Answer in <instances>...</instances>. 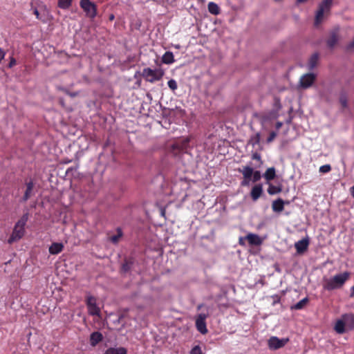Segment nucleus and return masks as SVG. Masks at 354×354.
<instances>
[{"instance_id": "f257e3e1", "label": "nucleus", "mask_w": 354, "mask_h": 354, "mask_svg": "<svg viewBox=\"0 0 354 354\" xmlns=\"http://www.w3.org/2000/svg\"><path fill=\"white\" fill-rule=\"evenodd\" d=\"M349 277L350 273L348 272L336 274L332 278L325 279L323 283V288L328 291L340 288Z\"/></svg>"}, {"instance_id": "f03ea898", "label": "nucleus", "mask_w": 354, "mask_h": 354, "mask_svg": "<svg viewBox=\"0 0 354 354\" xmlns=\"http://www.w3.org/2000/svg\"><path fill=\"white\" fill-rule=\"evenodd\" d=\"M333 0H323L319 5L315 19V25L318 26L323 20L324 14L330 12Z\"/></svg>"}, {"instance_id": "7ed1b4c3", "label": "nucleus", "mask_w": 354, "mask_h": 354, "mask_svg": "<svg viewBox=\"0 0 354 354\" xmlns=\"http://www.w3.org/2000/svg\"><path fill=\"white\" fill-rule=\"evenodd\" d=\"M80 6L88 17L93 19L97 16V6L90 0H80Z\"/></svg>"}, {"instance_id": "20e7f679", "label": "nucleus", "mask_w": 354, "mask_h": 354, "mask_svg": "<svg viewBox=\"0 0 354 354\" xmlns=\"http://www.w3.org/2000/svg\"><path fill=\"white\" fill-rule=\"evenodd\" d=\"M164 75L163 71L160 69L153 70L150 68H145L142 71V76L146 81L153 83L162 79Z\"/></svg>"}, {"instance_id": "39448f33", "label": "nucleus", "mask_w": 354, "mask_h": 354, "mask_svg": "<svg viewBox=\"0 0 354 354\" xmlns=\"http://www.w3.org/2000/svg\"><path fill=\"white\" fill-rule=\"evenodd\" d=\"M288 342V338L279 339L276 336H272L268 340V346L270 350L274 351L283 348Z\"/></svg>"}, {"instance_id": "423d86ee", "label": "nucleus", "mask_w": 354, "mask_h": 354, "mask_svg": "<svg viewBox=\"0 0 354 354\" xmlns=\"http://www.w3.org/2000/svg\"><path fill=\"white\" fill-rule=\"evenodd\" d=\"M208 316V313H200L196 316V329L203 335H205L208 332L205 322Z\"/></svg>"}, {"instance_id": "0eeeda50", "label": "nucleus", "mask_w": 354, "mask_h": 354, "mask_svg": "<svg viewBox=\"0 0 354 354\" xmlns=\"http://www.w3.org/2000/svg\"><path fill=\"white\" fill-rule=\"evenodd\" d=\"M278 118V113L275 111L265 113L261 117V123L264 128L272 127L274 121Z\"/></svg>"}, {"instance_id": "6e6552de", "label": "nucleus", "mask_w": 354, "mask_h": 354, "mask_svg": "<svg viewBox=\"0 0 354 354\" xmlns=\"http://www.w3.org/2000/svg\"><path fill=\"white\" fill-rule=\"evenodd\" d=\"M88 313L91 315H99L100 310L97 306L96 298L93 296H88L86 300Z\"/></svg>"}, {"instance_id": "1a4fd4ad", "label": "nucleus", "mask_w": 354, "mask_h": 354, "mask_svg": "<svg viewBox=\"0 0 354 354\" xmlns=\"http://www.w3.org/2000/svg\"><path fill=\"white\" fill-rule=\"evenodd\" d=\"M316 75L313 73H306L302 75L299 80V86L304 89L310 87L315 81Z\"/></svg>"}, {"instance_id": "9d476101", "label": "nucleus", "mask_w": 354, "mask_h": 354, "mask_svg": "<svg viewBox=\"0 0 354 354\" xmlns=\"http://www.w3.org/2000/svg\"><path fill=\"white\" fill-rule=\"evenodd\" d=\"M24 233L25 228L20 227L15 225L12 234L8 240V243L12 244V243L21 239L24 236Z\"/></svg>"}, {"instance_id": "9b49d317", "label": "nucleus", "mask_w": 354, "mask_h": 354, "mask_svg": "<svg viewBox=\"0 0 354 354\" xmlns=\"http://www.w3.org/2000/svg\"><path fill=\"white\" fill-rule=\"evenodd\" d=\"M189 142L188 137L179 139L172 145V149L174 151H183L187 149Z\"/></svg>"}, {"instance_id": "f8f14e48", "label": "nucleus", "mask_w": 354, "mask_h": 354, "mask_svg": "<svg viewBox=\"0 0 354 354\" xmlns=\"http://www.w3.org/2000/svg\"><path fill=\"white\" fill-rule=\"evenodd\" d=\"M339 28H337L332 30L330 33V35L326 41L327 46L330 48H333L339 40Z\"/></svg>"}, {"instance_id": "ddd939ff", "label": "nucleus", "mask_w": 354, "mask_h": 354, "mask_svg": "<svg viewBox=\"0 0 354 354\" xmlns=\"http://www.w3.org/2000/svg\"><path fill=\"white\" fill-rule=\"evenodd\" d=\"M309 245V240L308 238L303 239L295 243V248L298 254L304 253L308 248Z\"/></svg>"}, {"instance_id": "4468645a", "label": "nucleus", "mask_w": 354, "mask_h": 354, "mask_svg": "<svg viewBox=\"0 0 354 354\" xmlns=\"http://www.w3.org/2000/svg\"><path fill=\"white\" fill-rule=\"evenodd\" d=\"M263 194V186L261 184L255 185L250 192V196L254 201L258 200Z\"/></svg>"}, {"instance_id": "2eb2a0df", "label": "nucleus", "mask_w": 354, "mask_h": 354, "mask_svg": "<svg viewBox=\"0 0 354 354\" xmlns=\"http://www.w3.org/2000/svg\"><path fill=\"white\" fill-rule=\"evenodd\" d=\"M285 204H289V201H284L281 198H278L272 202V209L274 212H281L283 210Z\"/></svg>"}, {"instance_id": "dca6fc26", "label": "nucleus", "mask_w": 354, "mask_h": 354, "mask_svg": "<svg viewBox=\"0 0 354 354\" xmlns=\"http://www.w3.org/2000/svg\"><path fill=\"white\" fill-rule=\"evenodd\" d=\"M246 239L250 245L258 246L261 245L262 240L260 236L256 234L249 233L246 236Z\"/></svg>"}, {"instance_id": "f3484780", "label": "nucleus", "mask_w": 354, "mask_h": 354, "mask_svg": "<svg viewBox=\"0 0 354 354\" xmlns=\"http://www.w3.org/2000/svg\"><path fill=\"white\" fill-rule=\"evenodd\" d=\"M26 189L21 198L23 201H27L32 194V190L34 187V183L32 180L26 183Z\"/></svg>"}, {"instance_id": "a211bd4d", "label": "nucleus", "mask_w": 354, "mask_h": 354, "mask_svg": "<svg viewBox=\"0 0 354 354\" xmlns=\"http://www.w3.org/2000/svg\"><path fill=\"white\" fill-rule=\"evenodd\" d=\"M346 322L342 317L341 319H338L336 322L335 325L334 326V329L338 334H343L346 331Z\"/></svg>"}, {"instance_id": "6ab92c4d", "label": "nucleus", "mask_w": 354, "mask_h": 354, "mask_svg": "<svg viewBox=\"0 0 354 354\" xmlns=\"http://www.w3.org/2000/svg\"><path fill=\"white\" fill-rule=\"evenodd\" d=\"M342 318L345 320L348 329L352 330L354 328V313L344 314Z\"/></svg>"}, {"instance_id": "aec40b11", "label": "nucleus", "mask_w": 354, "mask_h": 354, "mask_svg": "<svg viewBox=\"0 0 354 354\" xmlns=\"http://www.w3.org/2000/svg\"><path fill=\"white\" fill-rule=\"evenodd\" d=\"M103 339L102 334L100 332H93L90 336V343L93 346H96Z\"/></svg>"}, {"instance_id": "412c9836", "label": "nucleus", "mask_w": 354, "mask_h": 354, "mask_svg": "<svg viewBox=\"0 0 354 354\" xmlns=\"http://www.w3.org/2000/svg\"><path fill=\"white\" fill-rule=\"evenodd\" d=\"M64 249V245L62 243H53L49 247V252L51 254H58Z\"/></svg>"}, {"instance_id": "4be33fe9", "label": "nucleus", "mask_w": 354, "mask_h": 354, "mask_svg": "<svg viewBox=\"0 0 354 354\" xmlns=\"http://www.w3.org/2000/svg\"><path fill=\"white\" fill-rule=\"evenodd\" d=\"M207 9L209 12L214 15H218L221 12V9L218 4L212 1L208 3Z\"/></svg>"}, {"instance_id": "5701e85b", "label": "nucleus", "mask_w": 354, "mask_h": 354, "mask_svg": "<svg viewBox=\"0 0 354 354\" xmlns=\"http://www.w3.org/2000/svg\"><path fill=\"white\" fill-rule=\"evenodd\" d=\"M127 350L124 347L109 348L104 353V354H127Z\"/></svg>"}, {"instance_id": "b1692460", "label": "nucleus", "mask_w": 354, "mask_h": 354, "mask_svg": "<svg viewBox=\"0 0 354 354\" xmlns=\"http://www.w3.org/2000/svg\"><path fill=\"white\" fill-rule=\"evenodd\" d=\"M162 62L166 64H171L175 62L174 55L170 51H167L162 57Z\"/></svg>"}, {"instance_id": "393cba45", "label": "nucleus", "mask_w": 354, "mask_h": 354, "mask_svg": "<svg viewBox=\"0 0 354 354\" xmlns=\"http://www.w3.org/2000/svg\"><path fill=\"white\" fill-rule=\"evenodd\" d=\"M264 178L266 180L270 181L276 177V170L274 167H270L267 169L265 174H263Z\"/></svg>"}, {"instance_id": "a878e982", "label": "nucleus", "mask_w": 354, "mask_h": 354, "mask_svg": "<svg viewBox=\"0 0 354 354\" xmlns=\"http://www.w3.org/2000/svg\"><path fill=\"white\" fill-rule=\"evenodd\" d=\"M239 172L243 174V178H252L253 169L250 166H245L243 169H239Z\"/></svg>"}, {"instance_id": "bb28decb", "label": "nucleus", "mask_w": 354, "mask_h": 354, "mask_svg": "<svg viewBox=\"0 0 354 354\" xmlns=\"http://www.w3.org/2000/svg\"><path fill=\"white\" fill-rule=\"evenodd\" d=\"M73 1V0H58L57 6L61 9L66 10L71 6Z\"/></svg>"}, {"instance_id": "cd10ccee", "label": "nucleus", "mask_w": 354, "mask_h": 354, "mask_svg": "<svg viewBox=\"0 0 354 354\" xmlns=\"http://www.w3.org/2000/svg\"><path fill=\"white\" fill-rule=\"evenodd\" d=\"M308 298L305 297L295 304L293 306H292L291 308L294 310H301L304 308V306L308 304Z\"/></svg>"}, {"instance_id": "c85d7f7f", "label": "nucleus", "mask_w": 354, "mask_h": 354, "mask_svg": "<svg viewBox=\"0 0 354 354\" xmlns=\"http://www.w3.org/2000/svg\"><path fill=\"white\" fill-rule=\"evenodd\" d=\"M282 191V188L280 186H275L272 184L269 185L268 188V193L270 195H274L278 193H280Z\"/></svg>"}, {"instance_id": "c756f323", "label": "nucleus", "mask_w": 354, "mask_h": 354, "mask_svg": "<svg viewBox=\"0 0 354 354\" xmlns=\"http://www.w3.org/2000/svg\"><path fill=\"white\" fill-rule=\"evenodd\" d=\"M28 218H29V214L28 212L24 214V215L21 217V218L17 222V223L15 225L20 227L24 228V227L28 220Z\"/></svg>"}, {"instance_id": "7c9ffc66", "label": "nucleus", "mask_w": 354, "mask_h": 354, "mask_svg": "<svg viewBox=\"0 0 354 354\" xmlns=\"http://www.w3.org/2000/svg\"><path fill=\"white\" fill-rule=\"evenodd\" d=\"M28 218H29V214L28 212L24 214V215L21 217V218L17 222V223L15 225L20 227L24 228V227L28 220Z\"/></svg>"}, {"instance_id": "2f4dec72", "label": "nucleus", "mask_w": 354, "mask_h": 354, "mask_svg": "<svg viewBox=\"0 0 354 354\" xmlns=\"http://www.w3.org/2000/svg\"><path fill=\"white\" fill-rule=\"evenodd\" d=\"M319 59V54L315 53L313 54L309 60V68H313L316 66L317 61Z\"/></svg>"}, {"instance_id": "473e14b6", "label": "nucleus", "mask_w": 354, "mask_h": 354, "mask_svg": "<svg viewBox=\"0 0 354 354\" xmlns=\"http://www.w3.org/2000/svg\"><path fill=\"white\" fill-rule=\"evenodd\" d=\"M116 231H117V234L113 235L110 237V240L113 243H118L120 239L123 235L121 228H120V227L117 228Z\"/></svg>"}, {"instance_id": "72a5a7b5", "label": "nucleus", "mask_w": 354, "mask_h": 354, "mask_svg": "<svg viewBox=\"0 0 354 354\" xmlns=\"http://www.w3.org/2000/svg\"><path fill=\"white\" fill-rule=\"evenodd\" d=\"M260 140H261L260 133H257L254 136H252L250 138L248 143L250 145H252L253 147H254L255 145L259 144Z\"/></svg>"}, {"instance_id": "f704fd0d", "label": "nucleus", "mask_w": 354, "mask_h": 354, "mask_svg": "<svg viewBox=\"0 0 354 354\" xmlns=\"http://www.w3.org/2000/svg\"><path fill=\"white\" fill-rule=\"evenodd\" d=\"M339 103L342 107V109H346L348 107V100L347 96L345 93H342L339 97Z\"/></svg>"}, {"instance_id": "c9c22d12", "label": "nucleus", "mask_w": 354, "mask_h": 354, "mask_svg": "<svg viewBox=\"0 0 354 354\" xmlns=\"http://www.w3.org/2000/svg\"><path fill=\"white\" fill-rule=\"evenodd\" d=\"M131 266H132V262L130 261L126 260L122 266V271L124 272H128L131 269Z\"/></svg>"}, {"instance_id": "e433bc0d", "label": "nucleus", "mask_w": 354, "mask_h": 354, "mask_svg": "<svg viewBox=\"0 0 354 354\" xmlns=\"http://www.w3.org/2000/svg\"><path fill=\"white\" fill-rule=\"evenodd\" d=\"M167 84H168V86L169 87V88L171 90H172L173 91L176 90L178 88L177 82L175 80L171 79V80H169L167 82Z\"/></svg>"}, {"instance_id": "4c0bfd02", "label": "nucleus", "mask_w": 354, "mask_h": 354, "mask_svg": "<svg viewBox=\"0 0 354 354\" xmlns=\"http://www.w3.org/2000/svg\"><path fill=\"white\" fill-rule=\"evenodd\" d=\"M189 354H203V353L201 346L199 345H196L192 348Z\"/></svg>"}, {"instance_id": "58836bf2", "label": "nucleus", "mask_w": 354, "mask_h": 354, "mask_svg": "<svg viewBox=\"0 0 354 354\" xmlns=\"http://www.w3.org/2000/svg\"><path fill=\"white\" fill-rule=\"evenodd\" d=\"M252 181L254 183H256L257 181H259L261 178V172L259 171H253V174H252Z\"/></svg>"}, {"instance_id": "ea45409f", "label": "nucleus", "mask_w": 354, "mask_h": 354, "mask_svg": "<svg viewBox=\"0 0 354 354\" xmlns=\"http://www.w3.org/2000/svg\"><path fill=\"white\" fill-rule=\"evenodd\" d=\"M331 170V167L330 165H324L319 167V172L325 174L328 173Z\"/></svg>"}, {"instance_id": "a19ab883", "label": "nucleus", "mask_w": 354, "mask_h": 354, "mask_svg": "<svg viewBox=\"0 0 354 354\" xmlns=\"http://www.w3.org/2000/svg\"><path fill=\"white\" fill-rule=\"evenodd\" d=\"M58 89L64 91L65 93H66L68 95H69L72 97H76L78 95L77 92H70L68 90H66V88H64L62 87H59Z\"/></svg>"}, {"instance_id": "79ce46f5", "label": "nucleus", "mask_w": 354, "mask_h": 354, "mask_svg": "<svg viewBox=\"0 0 354 354\" xmlns=\"http://www.w3.org/2000/svg\"><path fill=\"white\" fill-rule=\"evenodd\" d=\"M277 132H275V131H271V132L270 133L269 136H268V138H267V142H268V143L272 142L275 139V138L277 137Z\"/></svg>"}, {"instance_id": "37998d69", "label": "nucleus", "mask_w": 354, "mask_h": 354, "mask_svg": "<svg viewBox=\"0 0 354 354\" xmlns=\"http://www.w3.org/2000/svg\"><path fill=\"white\" fill-rule=\"evenodd\" d=\"M250 181H251L250 178H243L241 183V185L242 187L248 186L250 185Z\"/></svg>"}, {"instance_id": "c03bdc74", "label": "nucleus", "mask_w": 354, "mask_h": 354, "mask_svg": "<svg viewBox=\"0 0 354 354\" xmlns=\"http://www.w3.org/2000/svg\"><path fill=\"white\" fill-rule=\"evenodd\" d=\"M245 240L246 239V236H241L239 237V244L241 246H245Z\"/></svg>"}, {"instance_id": "a18cd8bd", "label": "nucleus", "mask_w": 354, "mask_h": 354, "mask_svg": "<svg viewBox=\"0 0 354 354\" xmlns=\"http://www.w3.org/2000/svg\"><path fill=\"white\" fill-rule=\"evenodd\" d=\"M252 158L253 160H257L261 162V156L258 153H253Z\"/></svg>"}, {"instance_id": "49530a36", "label": "nucleus", "mask_w": 354, "mask_h": 354, "mask_svg": "<svg viewBox=\"0 0 354 354\" xmlns=\"http://www.w3.org/2000/svg\"><path fill=\"white\" fill-rule=\"evenodd\" d=\"M16 64V60L14 57H11L10 58V62L8 64V67L9 68H12Z\"/></svg>"}, {"instance_id": "de8ad7c7", "label": "nucleus", "mask_w": 354, "mask_h": 354, "mask_svg": "<svg viewBox=\"0 0 354 354\" xmlns=\"http://www.w3.org/2000/svg\"><path fill=\"white\" fill-rule=\"evenodd\" d=\"M5 55H6V52L2 48H0V63L4 59Z\"/></svg>"}, {"instance_id": "09e8293b", "label": "nucleus", "mask_w": 354, "mask_h": 354, "mask_svg": "<svg viewBox=\"0 0 354 354\" xmlns=\"http://www.w3.org/2000/svg\"><path fill=\"white\" fill-rule=\"evenodd\" d=\"M283 125V123L281 122L277 121L275 122L274 127L277 130H279Z\"/></svg>"}, {"instance_id": "8fccbe9b", "label": "nucleus", "mask_w": 354, "mask_h": 354, "mask_svg": "<svg viewBox=\"0 0 354 354\" xmlns=\"http://www.w3.org/2000/svg\"><path fill=\"white\" fill-rule=\"evenodd\" d=\"M33 12H34L35 15L36 16L37 19H39V12L37 10V9H35Z\"/></svg>"}, {"instance_id": "3c124183", "label": "nucleus", "mask_w": 354, "mask_h": 354, "mask_svg": "<svg viewBox=\"0 0 354 354\" xmlns=\"http://www.w3.org/2000/svg\"><path fill=\"white\" fill-rule=\"evenodd\" d=\"M350 192L352 196L354 198V185L350 188Z\"/></svg>"}, {"instance_id": "603ef678", "label": "nucleus", "mask_w": 354, "mask_h": 354, "mask_svg": "<svg viewBox=\"0 0 354 354\" xmlns=\"http://www.w3.org/2000/svg\"><path fill=\"white\" fill-rule=\"evenodd\" d=\"M307 1H308V0H297V3H305V2H306Z\"/></svg>"}, {"instance_id": "864d4df0", "label": "nucleus", "mask_w": 354, "mask_h": 354, "mask_svg": "<svg viewBox=\"0 0 354 354\" xmlns=\"http://www.w3.org/2000/svg\"><path fill=\"white\" fill-rule=\"evenodd\" d=\"M114 18H115V17H114V15H111L109 16V19H110L111 21V20H113V19H114Z\"/></svg>"}, {"instance_id": "5fc2aeb1", "label": "nucleus", "mask_w": 354, "mask_h": 354, "mask_svg": "<svg viewBox=\"0 0 354 354\" xmlns=\"http://www.w3.org/2000/svg\"><path fill=\"white\" fill-rule=\"evenodd\" d=\"M202 306H203V304H200V305H198V306H197V309H198V310H200V309L202 308Z\"/></svg>"}, {"instance_id": "6e6d98bb", "label": "nucleus", "mask_w": 354, "mask_h": 354, "mask_svg": "<svg viewBox=\"0 0 354 354\" xmlns=\"http://www.w3.org/2000/svg\"><path fill=\"white\" fill-rule=\"evenodd\" d=\"M351 292H353V294L351 295V296H353V295L354 294V287H352Z\"/></svg>"}]
</instances>
